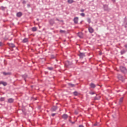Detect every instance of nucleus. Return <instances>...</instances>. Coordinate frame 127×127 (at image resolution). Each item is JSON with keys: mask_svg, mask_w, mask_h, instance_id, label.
<instances>
[{"mask_svg": "<svg viewBox=\"0 0 127 127\" xmlns=\"http://www.w3.org/2000/svg\"><path fill=\"white\" fill-rule=\"evenodd\" d=\"M120 70L122 72V73H123V74H127V69L126 68V67L124 66H121L120 67Z\"/></svg>", "mask_w": 127, "mask_h": 127, "instance_id": "nucleus-1", "label": "nucleus"}, {"mask_svg": "<svg viewBox=\"0 0 127 127\" xmlns=\"http://www.w3.org/2000/svg\"><path fill=\"white\" fill-rule=\"evenodd\" d=\"M49 23L50 25L53 26V25L55 24V21L54 20V19H51L49 20Z\"/></svg>", "mask_w": 127, "mask_h": 127, "instance_id": "nucleus-2", "label": "nucleus"}, {"mask_svg": "<svg viewBox=\"0 0 127 127\" xmlns=\"http://www.w3.org/2000/svg\"><path fill=\"white\" fill-rule=\"evenodd\" d=\"M123 26H124L125 28H127V17H126L124 19V23L123 24Z\"/></svg>", "mask_w": 127, "mask_h": 127, "instance_id": "nucleus-3", "label": "nucleus"}, {"mask_svg": "<svg viewBox=\"0 0 127 127\" xmlns=\"http://www.w3.org/2000/svg\"><path fill=\"white\" fill-rule=\"evenodd\" d=\"M78 56H79L80 59H83L84 57H85V53H81L79 52V54H78Z\"/></svg>", "mask_w": 127, "mask_h": 127, "instance_id": "nucleus-4", "label": "nucleus"}, {"mask_svg": "<svg viewBox=\"0 0 127 127\" xmlns=\"http://www.w3.org/2000/svg\"><path fill=\"white\" fill-rule=\"evenodd\" d=\"M103 8L105 11H110V10H111V9L109 8V6L107 4L103 5Z\"/></svg>", "mask_w": 127, "mask_h": 127, "instance_id": "nucleus-5", "label": "nucleus"}, {"mask_svg": "<svg viewBox=\"0 0 127 127\" xmlns=\"http://www.w3.org/2000/svg\"><path fill=\"white\" fill-rule=\"evenodd\" d=\"M71 63H70V62L69 61H67L66 62H65V64H64V66L65 67H66V68H68V67H69V66H70V65H71Z\"/></svg>", "mask_w": 127, "mask_h": 127, "instance_id": "nucleus-6", "label": "nucleus"}, {"mask_svg": "<svg viewBox=\"0 0 127 127\" xmlns=\"http://www.w3.org/2000/svg\"><path fill=\"white\" fill-rule=\"evenodd\" d=\"M1 74H3V75H4V76H10V75H11V72H1Z\"/></svg>", "mask_w": 127, "mask_h": 127, "instance_id": "nucleus-7", "label": "nucleus"}, {"mask_svg": "<svg viewBox=\"0 0 127 127\" xmlns=\"http://www.w3.org/2000/svg\"><path fill=\"white\" fill-rule=\"evenodd\" d=\"M118 78L119 80H121V81H122V82H124V76H123V75H122V74H118Z\"/></svg>", "mask_w": 127, "mask_h": 127, "instance_id": "nucleus-8", "label": "nucleus"}, {"mask_svg": "<svg viewBox=\"0 0 127 127\" xmlns=\"http://www.w3.org/2000/svg\"><path fill=\"white\" fill-rule=\"evenodd\" d=\"M58 109V107L57 106H54L53 107L51 108V112H56V110Z\"/></svg>", "mask_w": 127, "mask_h": 127, "instance_id": "nucleus-9", "label": "nucleus"}, {"mask_svg": "<svg viewBox=\"0 0 127 127\" xmlns=\"http://www.w3.org/2000/svg\"><path fill=\"white\" fill-rule=\"evenodd\" d=\"M21 76L24 79V81H25V82H26V78H27V77H28V75H27V74L26 73H25L23 75H21Z\"/></svg>", "mask_w": 127, "mask_h": 127, "instance_id": "nucleus-10", "label": "nucleus"}, {"mask_svg": "<svg viewBox=\"0 0 127 127\" xmlns=\"http://www.w3.org/2000/svg\"><path fill=\"white\" fill-rule=\"evenodd\" d=\"M14 102V99L13 98H9L8 99L7 103H9V104H12Z\"/></svg>", "mask_w": 127, "mask_h": 127, "instance_id": "nucleus-11", "label": "nucleus"}, {"mask_svg": "<svg viewBox=\"0 0 127 127\" xmlns=\"http://www.w3.org/2000/svg\"><path fill=\"white\" fill-rule=\"evenodd\" d=\"M79 20V18L78 17H75L73 19V21L75 24L78 23V21Z\"/></svg>", "mask_w": 127, "mask_h": 127, "instance_id": "nucleus-12", "label": "nucleus"}, {"mask_svg": "<svg viewBox=\"0 0 127 127\" xmlns=\"http://www.w3.org/2000/svg\"><path fill=\"white\" fill-rule=\"evenodd\" d=\"M89 86H90L91 88L92 89H95L96 88V84H94L93 83H91Z\"/></svg>", "mask_w": 127, "mask_h": 127, "instance_id": "nucleus-13", "label": "nucleus"}, {"mask_svg": "<svg viewBox=\"0 0 127 127\" xmlns=\"http://www.w3.org/2000/svg\"><path fill=\"white\" fill-rule=\"evenodd\" d=\"M88 30L90 32V33H93V32H94V29H93V28H92V27H89Z\"/></svg>", "mask_w": 127, "mask_h": 127, "instance_id": "nucleus-14", "label": "nucleus"}, {"mask_svg": "<svg viewBox=\"0 0 127 127\" xmlns=\"http://www.w3.org/2000/svg\"><path fill=\"white\" fill-rule=\"evenodd\" d=\"M62 118L63 119H64V120H67V119H68V115L67 114H64L62 116Z\"/></svg>", "mask_w": 127, "mask_h": 127, "instance_id": "nucleus-15", "label": "nucleus"}, {"mask_svg": "<svg viewBox=\"0 0 127 127\" xmlns=\"http://www.w3.org/2000/svg\"><path fill=\"white\" fill-rule=\"evenodd\" d=\"M23 43H26V42H28V39L25 38L22 40Z\"/></svg>", "mask_w": 127, "mask_h": 127, "instance_id": "nucleus-16", "label": "nucleus"}, {"mask_svg": "<svg viewBox=\"0 0 127 127\" xmlns=\"http://www.w3.org/2000/svg\"><path fill=\"white\" fill-rule=\"evenodd\" d=\"M101 98V96H98V95L96 94V96L94 97V100H100Z\"/></svg>", "mask_w": 127, "mask_h": 127, "instance_id": "nucleus-17", "label": "nucleus"}, {"mask_svg": "<svg viewBox=\"0 0 127 127\" xmlns=\"http://www.w3.org/2000/svg\"><path fill=\"white\" fill-rule=\"evenodd\" d=\"M68 85L69 87H71L72 88L75 87V84H72L71 83H68Z\"/></svg>", "mask_w": 127, "mask_h": 127, "instance_id": "nucleus-18", "label": "nucleus"}, {"mask_svg": "<svg viewBox=\"0 0 127 127\" xmlns=\"http://www.w3.org/2000/svg\"><path fill=\"white\" fill-rule=\"evenodd\" d=\"M9 46L10 47H11L12 48H14V47H15V45H14L13 43L9 44Z\"/></svg>", "mask_w": 127, "mask_h": 127, "instance_id": "nucleus-19", "label": "nucleus"}, {"mask_svg": "<svg viewBox=\"0 0 127 127\" xmlns=\"http://www.w3.org/2000/svg\"><path fill=\"white\" fill-rule=\"evenodd\" d=\"M22 15V13L21 12H18L16 14V16H21Z\"/></svg>", "mask_w": 127, "mask_h": 127, "instance_id": "nucleus-20", "label": "nucleus"}, {"mask_svg": "<svg viewBox=\"0 0 127 127\" xmlns=\"http://www.w3.org/2000/svg\"><path fill=\"white\" fill-rule=\"evenodd\" d=\"M67 2L68 3H73V2H74V0H67Z\"/></svg>", "mask_w": 127, "mask_h": 127, "instance_id": "nucleus-21", "label": "nucleus"}, {"mask_svg": "<svg viewBox=\"0 0 127 127\" xmlns=\"http://www.w3.org/2000/svg\"><path fill=\"white\" fill-rule=\"evenodd\" d=\"M32 30V31H36L37 30V28L36 27H33Z\"/></svg>", "mask_w": 127, "mask_h": 127, "instance_id": "nucleus-22", "label": "nucleus"}, {"mask_svg": "<svg viewBox=\"0 0 127 127\" xmlns=\"http://www.w3.org/2000/svg\"><path fill=\"white\" fill-rule=\"evenodd\" d=\"M125 53H126V51L125 50H123L122 51H121V55L125 54Z\"/></svg>", "mask_w": 127, "mask_h": 127, "instance_id": "nucleus-23", "label": "nucleus"}, {"mask_svg": "<svg viewBox=\"0 0 127 127\" xmlns=\"http://www.w3.org/2000/svg\"><path fill=\"white\" fill-rule=\"evenodd\" d=\"M5 8H6V7H3V6L0 7V9H1V10H5Z\"/></svg>", "mask_w": 127, "mask_h": 127, "instance_id": "nucleus-24", "label": "nucleus"}, {"mask_svg": "<svg viewBox=\"0 0 127 127\" xmlns=\"http://www.w3.org/2000/svg\"><path fill=\"white\" fill-rule=\"evenodd\" d=\"M47 69H48V70H49L50 71H53L54 68L52 67H48Z\"/></svg>", "mask_w": 127, "mask_h": 127, "instance_id": "nucleus-25", "label": "nucleus"}, {"mask_svg": "<svg viewBox=\"0 0 127 127\" xmlns=\"http://www.w3.org/2000/svg\"><path fill=\"white\" fill-rule=\"evenodd\" d=\"M56 19L58 21H60V22H64V21L63 20H60V19H58V18H57Z\"/></svg>", "mask_w": 127, "mask_h": 127, "instance_id": "nucleus-26", "label": "nucleus"}, {"mask_svg": "<svg viewBox=\"0 0 127 127\" xmlns=\"http://www.w3.org/2000/svg\"><path fill=\"white\" fill-rule=\"evenodd\" d=\"M51 59H55V58H56V57H55L54 55H51Z\"/></svg>", "mask_w": 127, "mask_h": 127, "instance_id": "nucleus-27", "label": "nucleus"}, {"mask_svg": "<svg viewBox=\"0 0 127 127\" xmlns=\"http://www.w3.org/2000/svg\"><path fill=\"white\" fill-rule=\"evenodd\" d=\"M2 85H3V86H6V85H7V83L4 81H2Z\"/></svg>", "mask_w": 127, "mask_h": 127, "instance_id": "nucleus-28", "label": "nucleus"}, {"mask_svg": "<svg viewBox=\"0 0 127 127\" xmlns=\"http://www.w3.org/2000/svg\"><path fill=\"white\" fill-rule=\"evenodd\" d=\"M5 98L4 97H1L0 98V102H3V101H4Z\"/></svg>", "mask_w": 127, "mask_h": 127, "instance_id": "nucleus-29", "label": "nucleus"}, {"mask_svg": "<svg viewBox=\"0 0 127 127\" xmlns=\"http://www.w3.org/2000/svg\"><path fill=\"white\" fill-rule=\"evenodd\" d=\"M87 22H88V23H91V18H87Z\"/></svg>", "mask_w": 127, "mask_h": 127, "instance_id": "nucleus-30", "label": "nucleus"}, {"mask_svg": "<svg viewBox=\"0 0 127 127\" xmlns=\"http://www.w3.org/2000/svg\"><path fill=\"white\" fill-rule=\"evenodd\" d=\"M21 1H22V3L23 4H25V3H26V1H25V0H21Z\"/></svg>", "mask_w": 127, "mask_h": 127, "instance_id": "nucleus-31", "label": "nucleus"}, {"mask_svg": "<svg viewBox=\"0 0 127 127\" xmlns=\"http://www.w3.org/2000/svg\"><path fill=\"white\" fill-rule=\"evenodd\" d=\"M73 95H74V96H77V95H78V92H77V91H74V92H73Z\"/></svg>", "mask_w": 127, "mask_h": 127, "instance_id": "nucleus-32", "label": "nucleus"}, {"mask_svg": "<svg viewBox=\"0 0 127 127\" xmlns=\"http://www.w3.org/2000/svg\"><path fill=\"white\" fill-rule=\"evenodd\" d=\"M124 100V97H122L120 99V103H123V101Z\"/></svg>", "mask_w": 127, "mask_h": 127, "instance_id": "nucleus-33", "label": "nucleus"}, {"mask_svg": "<svg viewBox=\"0 0 127 127\" xmlns=\"http://www.w3.org/2000/svg\"><path fill=\"white\" fill-rule=\"evenodd\" d=\"M80 15H81V16H85V13H81L80 14Z\"/></svg>", "mask_w": 127, "mask_h": 127, "instance_id": "nucleus-34", "label": "nucleus"}, {"mask_svg": "<svg viewBox=\"0 0 127 127\" xmlns=\"http://www.w3.org/2000/svg\"><path fill=\"white\" fill-rule=\"evenodd\" d=\"M89 94H90V95H94V94H95V92H89Z\"/></svg>", "mask_w": 127, "mask_h": 127, "instance_id": "nucleus-35", "label": "nucleus"}, {"mask_svg": "<svg viewBox=\"0 0 127 127\" xmlns=\"http://www.w3.org/2000/svg\"><path fill=\"white\" fill-rule=\"evenodd\" d=\"M33 99H34V101H36V100H37L36 98H34L33 97H31V100H33Z\"/></svg>", "mask_w": 127, "mask_h": 127, "instance_id": "nucleus-36", "label": "nucleus"}, {"mask_svg": "<svg viewBox=\"0 0 127 127\" xmlns=\"http://www.w3.org/2000/svg\"><path fill=\"white\" fill-rule=\"evenodd\" d=\"M60 32L61 33H63V32H65V31L61 30Z\"/></svg>", "mask_w": 127, "mask_h": 127, "instance_id": "nucleus-37", "label": "nucleus"}, {"mask_svg": "<svg viewBox=\"0 0 127 127\" xmlns=\"http://www.w3.org/2000/svg\"><path fill=\"white\" fill-rule=\"evenodd\" d=\"M2 45H3V44H2V42H0V47L2 46Z\"/></svg>", "mask_w": 127, "mask_h": 127, "instance_id": "nucleus-38", "label": "nucleus"}, {"mask_svg": "<svg viewBox=\"0 0 127 127\" xmlns=\"http://www.w3.org/2000/svg\"><path fill=\"white\" fill-rule=\"evenodd\" d=\"M74 114H75V115H78V111H75Z\"/></svg>", "mask_w": 127, "mask_h": 127, "instance_id": "nucleus-39", "label": "nucleus"}, {"mask_svg": "<svg viewBox=\"0 0 127 127\" xmlns=\"http://www.w3.org/2000/svg\"><path fill=\"white\" fill-rule=\"evenodd\" d=\"M97 126H98V124L95 123L93 125V127H97Z\"/></svg>", "mask_w": 127, "mask_h": 127, "instance_id": "nucleus-40", "label": "nucleus"}, {"mask_svg": "<svg viewBox=\"0 0 127 127\" xmlns=\"http://www.w3.org/2000/svg\"><path fill=\"white\" fill-rule=\"evenodd\" d=\"M55 115H56V114H55V113L52 114V117H54L55 116Z\"/></svg>", "mask_w": 127, "mask_h": 127, "instance_id": "nucleus-41", "label": "nucleus"}, {"mask_svg": "<svg viewBox=\"0 0 127 127\" xmlns=\"http://www.w3.org/2000/svg\"><path fill=\"white\" fill-rule=\"evenodd\" d=\"M22 113H24V112H25V109H22Z\"/></svg>", "mask_w": 127, "mask_h": 127, "instance_id": "nucleus-42", "label": "nucleus"}, {"mask_svg": "<svg viewBox=\"0 0 127 127\" xmlns=\"http://www.w3.org/2000/svg\"><path fill=\"white\" fill-rule=\"evenodd\" d=\"M85 11V10H84L83 9H81L80 10V11H81V12H83V11Z\"/></svg>", "mask_w": 127, "mask_h": 127, "instance_id": "nucleus-43", "label": "nucleus"}, {"mask_svg": "<svg viewBox=\"0 0 127 127\" xmlns=\"http://www.w3.org/2000/svg\"><path fill=\"white\" fill-rule=\"evenodd\" d=\"M23 113L24 116H26V112L25 111V112H24Z\"/></svg>", "mask_w": 127, "mask_h": 127, "instance_id": "nucleus-44", "label": "nucleus"}, {"mask_svg": "<svg viewBox=\"0 0 127 127\" xmlns=\"http://www.w3.org/2000/svg\"><path fill=\"white\" fill-rule=\"evenodd\" d=\"M27 7H30V4H27Z\"/></svg>", "mask_w": 127, "mask_h": 127, "instance_id": "nucleus-45", "label": "nucleus"}, {"mask_svg": "<svg viewBox=\"0 0 127 127\" xmlns=\"http://www.w3.org/2000/svg\"><path fill=\"white\" fill-rule=\"evenodd\" d=\"M0 85H2V81H0Z\"/></svg>", "mask_w": 127, "mask_h": 127, "instance_id": "nucleus-46", "label": "nucleus"}, {"mask_svg": "<svg viewBox=\"0 0 127 127\" xmlns=\"http://www.w3.org/2000/svg\"><path fill=\"white\" fill-rule=\"evenodd\" d=\"M125 48H127V44L126 45H125Z\"/></svg>", "mask_w": 127, "mask_h": 127, "instance_id": "nucleus-47", "label": "nucleus"}, {"mask_svg": "<svg viewBox=\"0 0 127 127\" xmlns=\"http://www.w3.org/2000/svg\"><path fill=\"white\" fill-rule=\"evenodd\" d=\"M112 1H113V2H115L116 1V0H111Z\"/></svg>", "mask_w": 127, "mask_h": 127, "instance_id": "nucleus-48", "label": "nucleus"}, {"mask_svg": "<svg viewBox=\"0 0 127 127\" xmlns=\"http://www.w3.org/2000/svg\"><path fill=\"white\" fill-rule=\"evenodd\" d=\"M71 124H72L73 125H74V124H75V122H71Z\"/></svg>", "mask_w": 127, "mask_h": 127, "instance_id": "nucleus-49", "label": "nucleus"}, {"mask_svg": "<svg viewBox=\"0 0 127 127\" xmlns=\"http://www.w3.org/2000/svg\"><path fill=\"white\" fill-rule=\"evenodd\" d=\"M37 20H38H38H39V19H37Z\"/></svg>", "mask_w": 127, "mask_h": 127, "instance_id": "nucleus-50", "label": "nucleus"}, {"mask_svg": "<svg viewBox=\"0 0 127 127\" xmlns=\"http://www.w3.org/2000/svg\"><path fill=\"white\" fill-rule=\"evenodd\" d=\"M31 87L32 88L33 87V86L32 85Z\"/></svg>", "mask_w": 127, "mask_h": 127, "instance_id": "nucleus-51", "label": "nucleus"}, {"mask_svg": "<svg viewBox=\"0 0 127 127\" xmlns=\"http://www.w3.org/2000/svg\"><path fill=\"white\" fill-rule=\"evenodd\" d=\"M69 122H71V120H69Z\"/></svg>", "mask_w": 127, "mask_h": 127, "instance_id": "nucleus-52", "label": "nucleus"}, {"mask_svg": "<svg viewBox=\"0 0 127 127\" xmlns=\"http://www.w3.org/2000/svg\"><path fill=\"white\" fill-rule=\"evenodd\" d=\"M100 55H102V54H100Z\"/></svg>", "mask_w": 127, "mask_h": 127, "instance_id": "nucleus-53", "label": "nucleus"}, {"mask_svg": "<svg viewBox=\"0 0 127 127\" xmlns=\"http://www.w3.org/2000/svg\"><path fill=\"white\" fill-rule=\"evenodd\" d=\"M80 23H82V22H81Z\"/></svg>", "mask_w": 127, "mask_h": 127, "instance_id": "nucleus-54", "label": "nucleus"}]
</instances>
